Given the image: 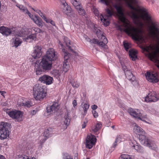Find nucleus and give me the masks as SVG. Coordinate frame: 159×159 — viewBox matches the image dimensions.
<instances>
[{
	"label": "nucleus",
	"instance_id": "6e6552de",
	"mask_svg": "<svg viewBox=\"0 0 159 159\" xmlns=\"http://www.w3.org/2000/svg\"><path fill=\"white\" fill-rule=\"evenodd\" d=\"M99 41L96 39H93L91 40L92 42L94 44H97L100 46L105 48H106V44L107 43L108 41L107 39L104 35L101 34V36H98Z\"/></svg>",
	"mask_w": 159,
	"mask_h": 159
},
{
	"label": "nucleus",
	"instance_id": "338daca9",
	"mask_svg": "<svg viewBox=\"0 0 159 159\" xmlns=\"http://www.w3.org/2000/svg\"><path fill=\"white\" fill-rule=\"evenodd\" d=\"M0 159H6V158L2 155H0Z\"/></svg>",
	"mask_w": 159,
	"mask_h": 159
},
{
	"label": "nucleus",
	"instance_id": "dca6fc26",
	"mask_svg": "<svg viewBox=\"0 0 159 159\" xmlns=\"http://www.w3.org/2000/svg\"><path fill=\"white\" fill-rule=\"evenodd\" d=\"M41 47L37 46L34 48V51L32 53V56L34 59L39 58L42 54Z\"/></svg>",
	"mask_w": 159,
	"mask_h": 159
},
{
	"label": "nucleus",
	"instance_id": "0eeeda50",
	"mask_svg": "<svg viewBox=\"0 0 159 159\" xmlns=\"http://www.w3.org/2000/svg\"><path fill=\"white\" fill-rule=\"evenodd\" d=\"M7 113L8 114L10 117L16 119L17 121H21L23 120L22 117L23 114L20 111L16 110L10 111L7 112Z\"/></svg>",
	"mask_w": 159,
	"mask_h": 159
},
{
	"label": "nucleus",
	"instance_id": "f8f14e48",
	"mask_svg": "<svg viewBox=\"0 0 159 159\" xmlns=\"http://www.w3.org/2000/svg\"><path fill=\"white\" fill-rule=\"evenodd\" d=\"M63 4L64 6L63 11L66 14L67 16H70L72 18V17L75 18L76 16V15L75 14L73 13V15H71L72 12H71V8L70 6H68L67 4L65 1H64L63 2Z\"/></svg>",
	"mask_w": 159,
	"mask_h": 159
},
{
	"label": "nucleus",
	"instance_id": "5701e85b",
	"mask_svg": "<svg viewBox=\"0 0 159 159\" xmlns=\"http://www.w3.org/2000/svg\"><path fill=\"white\" fill-rule=\"evenodd\" d=\"M125 73L127 78L129 80H131L133 77H135L129 70H127Z\"/></svg>",
	"mask_w": 159,
	"mask_h": 159
},
{
	"label": "nucleus",
	"instance_id": "c85d7f7f",
	"mask_svg": "<svg viewBox=\"0 0 159 159\" xmlns=\"http://www.w3.org/2000/svg\"><path fill=\"white\" fill-rule=\"evenodd\" d=\"M120 159H134V157L130 156L128 154H123L121 155Z\"/></svg>",
	"mask_w": 159,
	"mask_h": 159
},
{
	"label": "nucleus",
	"instance_id": "bb28decb",
	"mask_svg": "<svg viewBox=\"0 0 159 159\" xmlns=\"http://www.w3.org/2000/svg\"><path fill=\"white\" fill-rule=\"evenodd\" d=\"M78 11L80 15L84 16L85 15V11L84 8L81 6H78Z\"/></svg>",
	"mask_w": 159,
	"mask_h": 159
},
{
	"label": "nucleus",
	"instance_id": "39448f33",
	"mask_svg": "<svg viewBox=\"0 0 159 159\" xmlns=\"http://www.w3.org/2000/svg\"><path fill=\"white\" fill-rule=\"evenodd\" d=\"M11 128L10 123L1 122L0 124V139L7 138L9 134V129Z\"/></svg>",
	"mask_w": 159,
	"mask_h": 159
},
{
	"label": "nucleus",
	"instance_id": "4468645a",
	"mask_svg": "<svg viewBox=\"0 0 159 159\" xmlns=\"http://www.w3.org/2000/svg\"><path fill=\"white\" fill-rule=\"evenodd\" d=\"M159 99V98L154 92L149 94L145 98L147 102H156Z\"/></svg>",
	"mask_w": 159,
	"mask_h": 159
},
{
	"label": "nucleus",
	"instance_id": "3c124183",
	"mask_svg": "<svg viewBox=\"0 0 159 159\" xmlns=\"http://www.w3.org/2000/svg\"><path fill=\"white\" fill-rule=\"evenodd\" d=\"M16 35L20 37L23 36L24 35V34L23 33V31H20V32L18 31L17 32Z\"/></svg>",
	"mask_w": 159,
	"mask_h": 159
},
{
	"label": "nucleus",
	"instance_id": "412c9836",
	"mask_svg": "<svg viewBox=\"0 0 159 159\" xmlns=\"http://www.w3.org/2000/svg\"><path fill=\"white\" fill-rule=\"evenodd\" d=\"M137 52L134 49H130L129 51V56L133 61H134L137 58Z\"/></svg>",
	"mask_w": 159,
	"mask_h": 159
},
{
	"label": "nucleus",
	"instance_id": "473e14b6",
	"mask_svg": "<svg viewBox=\"0 0 159 159\" xmlns=\"http://www.w3.org/2000/svg\"><path fill=\"white\" fill-rule=\"evenodd\" d=\"M132 84L134 85V86L137 87L139 85V83L137 80L136 79L135 77H133L131 80H130Z\"/></svg>",
	"mask_w": 159,
	"mask_h": 159
},
{
	"label": "nucleus",
	"instance_id": "f257e3e1",
	"mask_svg": "<svg viewBox=\"0 0 159 159\" xmlns=\"http://www.w3.org/2000/svg\"><path fill=\"white\" fill-rule=\"evenodd\" d=\"M117 11V15L120 20L122 23L123 25L118 27V30L121 32H125L128 35H130L132 38L136 40L139 41L143 39V30L142 28L143 26V23L140 21V19L147 21L148 25L147 26V30L150 37L155 40L159 48V23L154 20L150 15L151 20H147L141 17L139 20L132 18L134 20L138 22L140 29L135 28L130 24L129 21L125 17L123 12L121 6L117 4L114 6ZM158 53L157 54L155 53L149 55L150 59L156 63V65L159 69V49H157Z\"/></svg>",
	"mask_w": 159,
	"mask_h": 159
},
{
	"label": "nucleus",
	"instance_id": "f3484780",
	"mask_svg": "<svg viewBox=\"0 0 159 159\" xmlns=\"http://www.w3.org/2000/svg\"><path fill=\"white\" fill-rule=\"evenodd\" d=\"M128 112L130 115L135 117H139V119H141L139 117L140 116V112L138 109H134L132 108H129L128 110Z\"/></svg>",
	"mask_w": 159,
	"mask_h": 159
},
{
	"label": "nucleus",
	"instance_id": "e433bc0d",
	"mask_svg": "<svg viewBox=\"0 0 159 159\" xmlns=\"http://www.w3.org/2000/svg\"><path fill=\"white\" fill-rule=\"evenodd\" d=\"M107 14V17H110L112 16L113 14V11L112 10H110L109 8H107L106 10Z\"/></svg>",
	"mask_w": 159,
	"mask_h": 159
},
{
	"label": "nucleus",
	"instance_id": "7c9ffc66",
	"mask_svg": "<svg viewBox=\"0 0 159 159\" xmlns=\"http://www.w3.org/2000/svg\"><path fill=\"white\" fill-rule=\"evenodd\" d=\"M19 105H20V106H24L27 107H30L33 105L31 102L28 101L21 103L20 104H19Z\"/></svg>",
	"mask_w": 159,
	"mask_h": 159
},
{
	"label": "nucleus",
	"instance_id": "6e6d98bb",
	"mask_svg": "<svg viewBox=\"0 0 159 159\" xmlns=\"http://www.w3.org/2000/svg\"><path fill=\"white\" fill-rule=\"evenodd\" d=\"M59 47L60 48H61L62 49V50H63V49H64L65 50V49L64 48H63V44L60 42H59Z\"/></svg>",
	"mask_w": 159,
	"mask_h": 159
},
{
	"label": "nucleus",
	"instance_id": "9d476101",
	"mask_svg": "<svg viewBox=\"0 0 159 159\" xmlns=\"http://www.w3.org/2000/svg\"><path fill=\"white\" fill-rule=\"evenodd\" d=\"M146 77L148 81L152 83H157L159 81L157 74L154 72L152 73L147 72Z\"/></svg>",
	"mask_w": 159,
	"mask_h": 159
},
{
	"label": "nucleus",
	"instance_id": "13d9d810",
	"mask_svg": "<svg viewBox=\"0 0 159 159\" xmlns=\"http://www.w3.org/2000/svg\"><path fill=\"white\" fill-rule=\"evenodd\" d=\"M6 93L5 91H0V94L4 98L5 97L4 95Z\"/></svg>",
	"mask_w": 159,
	"mask_h": 159
},
{
	"label": "nucleus",
	"instance_id": "ddd939ff",
	"mask_svg": "<svg viewBox=\"0 0 159 159\" xmlns=\"http://www.w3.org/2000/svg\"><path fill=\"white\" fill-rule=\"evenodd\" d=\"M53 80L52 77L46 75H44L39 78V80L41 83L45 84L47 85L51 84L52 83Z\"/></svg>",
	"mask_w": 159,
	"mask_h": 159
},
{
	"label": "nucleus",
	"instance_id": "09e8293b",
	"mask_svg": "<svg viewBox=\"0 0 159 159\" xmlns=\"http://www.w3.org/2000/svg\"><path fill=\"white\" fill-rule=\"evenodd\" d=\"M124 47L125 50L127 51H128V50L129 49V48L130 47L129 46V45L128 43H124Z\"/></svg>",
	"mask_w": 159,
	"mask_h": 159
},
{
	"label": "nucleus",
	"instance_id": "1a4fd4ad",
	"mask_svg": "<svg viewBox=\"0 0 159 159\" xmlns=\"http://www.w3.org/2000/svg\"><path fill=\"white\" fill-rule=\"evenodd\" d=\"M96 141L95 136L90 134L88 135L86 139V147L89 149L91 148L94 145Z\"/></svg>",
	"mask_w": 159,
	"mask_h": 159
},
{
	"label": "nucleus",
	"instance_id": "f704fd0d",
	"mask_svg": "<svg viewBox=\"0 0 159 159\" xmlns=\"http://www.w3.org/2000/svg\"><path fill=\"white\" fill-rule=\"evenodd\" d=\"M70 82L72 86L74 88H78L80 86V83H78L77 81H75L74 80H72L70 81Z\"/></svg>",
	"mask_w": 159,
	"mask_h": 159
},
{
	"label": "nucleus",
	"instance_id": "864d4df0",
	"mask_svg": "<svg viewBox=\"0 0 159 159\" xmlns=\"http://www.w3.org/2000/svg\"><path fill=\"white\" fill-rule=\"evenodd\" d=\"M22 11L25 13L26 14H27L29 12V11L25 7L23 9Z\"/></svg>",
	"mask_w": 159,
	"mask_h": 159
},
{
	"label": "nucleus",
	"instance_id": "4c0bfd02",
	"mask_svg": "<svg viewBox=\"0 0 159 159\" xmlns=\"http://www.w3.org/2000/svg\"><path fill=\"white\" fill-rule=\"evenodd\" d=\"M120 63L122 66V69L125 72V71H126L127 70H128L126 66L125 65V62L122 61H120Z\"/></svg>",
	"mask_w": 159,
	"mask_h": 159
},
{
	"label": "nucleus",
	"instance_id": "a19ab883",
	"mask_svg": "<svg viewBox=\"0 0 159 159\" xmlns=\"http://www.w3.org/2000/svg\"><path fill=\"white\" fill-rule=\"evenodd\" d=\"M95 31L98 37V36H101V34L103 35L102 32L101 31V30L99 29L96 28V29H95Z\"/></svg>",
	"mask_w": 159,
	"mask_h": 159
},
{
	"label": "nucleus",
	"instance_id": "423d86ee",
	"mask_svg": "<svg viewBox=\"0 0 159 159\" xmlns=\"http://www.w3.org/2000/svg\"><path fill=\"white\" fill-rule=\"evenodd\" d=\"M43 57H46L47 59L52 61L57 59L58 54L54 49L50 48L47 51L46 55Z\"/></svg>",
	"mask_w": 159,
	"mask_h": 159
},
{
	"label": "nucleus",
	"instance_id": "a18cd8bd",
	"mask_svg": "<svg viewBox=\"0 0 159 159\" xmlns=\"http://www.w3.org/2000/svg\"><path fill=\"white\" fill-rule=\"evenodd\" d=\"M88 123V120L85 118L83 123L82 124V128H84L86 126L87 124Z\"/></svg>",
	"mask_w": 159,
	"mask_h": 159
},
{
	"label": "nucleus",
	"instance_id": "49530a36",
	"mask_svg": "<svg viewBox=\"0 0 159 159\" xmlns=\"http://www.w3.org/2000/svg\"><path fill=\"white\" fill-rule=\"evenodd\" d=\"M100 1L102 3L107 6H109V2L108 0H100Z\"/></svg>",
	"mask_w": 159,
	"mask_h": 159
},
{
	"label": "nucleus",
	"instance_id": "8fccbe9b",
	"mask_svg": "<svg viewBox=\"0 0 159 159\" xmlns=\"http://www.w3.org/2000/svg\"><path fill=\"white\" fill-rule=\"evenodd\" d=\"M63 159H73L71 157L68 155H64L63 157Z\"/></svg>",
	"mask_w": 159,
	"mask_h": 159
},
{
	"label": "nucleus",
	"instance_id": "e2e57ef3",
	"mask_svg": "<svg viewBox=\"0 0 159 159\" xmlns=\"http://www.w3.org/2000/svg\"><path fill=\"white\" fill-rule=\"evenodd\" d=\"M36 113V111L35 110H33L32 111H31V113L33 115H35Z\"/></svg>",
	"mask_w": 159,
	"mask_h": 159
},
{
	"label": "nucleus",
	"instance_id": "7ed1b4c3",
	"mask_svg": "<svg viewBox=\"0 0 159 159\" xmlns=\"http://www.w3.org/2000/svg\"><path fill=\"white\" fill-rule=\"evenodd\" d=\"M43 57L42 61L39 64L37 62L35 65V70L37 75L41 74L44 70H49L52 68V61Z\"/></svg>",
	"mask_w": 159,
	"mask_h": 159
},
{
	"label": "nucleus",
	"instance_id": "c9c22d12",
	"mask_svg": "<svg viewBox=\"0 0 159 159\" xmlns=\"http://www.w3.org/2000/svg\"><path fill=\"white\" fill-rule=\"evenodd\" d=\"M71 2L73 5L76 7V9L79 8V7H78V6H81L79 4V2L78 1V0H71Z\"/></svg>",
	"mask_w": 159,
	"mask_h": 159
},
{
	"label": "nucleus",
	"instance_id": "79ce46f5",
	"mask_svg": "<svg viewBox=\"0 0 159 159\" xmlns=\"http://www.w3.org/2000/svg\"><path fill=\"white\" fill-rule=\"evenodd\" d=\"M89 105L87 103L84 104L83 105V106H82L83 107L84 111H87V110L89 108Z\"/></svg>",
	"mask_w": 159,
	"mask_h": 159
},
{
	"label": "nucleus",
	"instance_id": "a878e982",
	"mask_svg": "<svg viewBox=\"0 0 159 159\" xmlns=\"http://www.w3.org/2000/svg\"><path fill=\"white\" fill-rule=\"evenodd\" d=\"M36 34H33L27 36L24 39L25 40L28 42V40L29 39L33 40L34 39H35L36 37Z\"/></svg>",
	"mask_w": 159,
	"mask_h": 159
},
{
	"label": "nucleus",
	"instance_id": "774afa93",
	"mask_svg": "<svg viewBox=\"0 0 159 159\" xmlns=\"http://www.w3.org/2000/svg\"><path fill=\"white\" fill-rule=\"evenodd\" d=\"M30 18L33 20V19H35V18L34 17V16L33 15H32L31 16H30Z\"/></svg>",
	"mask_w": 159,
	"mask_h": 159
},
{
	"label": "nucleus",
	"instance_id": "2eb2a0df",
	"mask_svg": "<svg viewBox=\"0 0 159 159\" xmlns=\"http://www.w3.org/2000/svg\"><path fill=\"white\" fill-rule=\"evenodd\" d=\"M59 109V105L57 102H55L53 104L47 107V111L49 114H52L55 113Z\"/></svg>",
	"mask_w": 159,
	"mask_h": 159
},
{
	"label": "nucleus",
	"instance_id": "ea45409f",
	"mask_svg": "<svg viewBox=\"0 0 159 159\" xmlns=\"http://www.w3.org/2000/svg\"><path fill=\"white\" fill-rule=\"evenodd\" d=\"M123 140L121 138V137L119 136L117 137L116 139V140L115 142L114 143V147H115L116 145V143L118 142H120L121 141H122Z\"/></svg>",
	"mask_w": 159,
	"mask_h": 159
},
{
	"label": "nucleus",
	"instance_id": "680f3d73",
	"mask_svg": "<svg viewBox=\"0 0 159 159\" xmlns=\"http://www.w3.org/2000/svg\"><path fill=\"white\" fill-rule=\"evenodd\" d=\"M50 23H51L52 25L55 26V22L52 20H51Z\"/></svg>",
	"mask_w": 159,
	"mask_h": 159
},
{
	"label": "nucleus",
	"instance_id": "2f4dec72",
	"mask_svg": "<svg viewBox=\"0 0 159 159\" xmlns=\"http://www.w3.org/2000/svg\"><path fill=\"white\" fill-rule=\"evenodd\" d=\"M61 72L58 70H53L52 74L56 78H58L61 75Z\"/></svg>",
	"mask_w": 159,
	"mask_h": 159
},
{
	"label": "nucleus",
	"instance_id": "9b49d317",
	"mask_svg": "<svg viewBox=\"0 0 159 159\" xmlns=\"http://www.w3.org/2000/svg\"><path fill=\"white\" fill-rule=\"evenodd\" d=\"M62 51L64 52V59L63 67V70L66 72L69 68V66L67 60L69 58L70 54L67 52L64 49H63Z\"/></svg>",
	"mask_w": 159,
	"mask_h": 159
},
{
	"label": "nucleus",
	"instance_id": "de8ad7c7",
	"mask_svg": "<svg viewBox=\"0 0 159 159\" xmlns=\"http://www.w3.org/2000/svg\"><path fill=\"white\" fill-rule=\"evenodd\" d=\"M24 146L26 149H29L31 148V145L29 143H27L25 145H24Z\"/></svg>",
	"mask_w": 159,
	"mask_h": 159
},
{
	"label": "nucleus",
	"instance_id": "72a5a7b5",
	"mask_svg": "<svg viewBox=\"0 0 159 159\" xmlns=\"http://www.w3.org/2000/svg\"><path fill=\"white\" fill-rule=\"evenodd\" d=\"M154 46L152 45H150L148 46H147L145 50L149 52H154Z\"/></svg>",
	"mask_w": 159,
	"mask_h": 159
},
{
	"label": "nucleus",
	"instance_id": "37998d69",
	"mask_svg": "<svg viewBox=\"0 0 159 159\" xmlns=\"http://www.w3.org/2000/svg\"><path fill=\"white\" fill-rule=\"evenodd\" d=\"M34 11L37 13L42 18L44 16L43 13L40 10L37 9V10H34Z\"/></svg>",
	"mask_w": 159,
	"mask_h": 159
},
{
	"label": "nucleus",
	"instance_id": "b1692460",
	"mask_svg": "<svg viewBox=\"0 0 159 159\" xmlns=\"http://www.w3.org/2000/svg\"><path fill=\"white\" fill-rule=\"evenodd\" d=\"M64 40L66 43V45L68 47L69 49L72 52H73L75 53V55H76L77 53L76 52L73 51V49L71 48V47L69 46V45L70 44V41L68 38L66 37H65L64 38Z\"/></svg>",
	"mask_w": 159,
	"mask_h": 159
},
{
	"label": "nucleus",
	"instance_id": "20e7f679",
	"mask_svg": "<svg viewBox=\"0 0 159 159\" xmlns=\"http://www.w3.org/2000/svg\"><path fill=\"white\" fill-rule=\"evenodd\" d=\"M45 87L39 84H36L33 88V95L36 100H41L45 96Z\"/></svg>",
	"mask_w": 159,
	"mask_h": 159
},
{
	"label": "nucleus",
	"instance_id": "f03ea898",
	"mask_svg": "<svg viewBox=\"0 0 159 159\" xmlns=\"http://www.w3.org/2000/svg\"><path fill=\"white\" fill-rule=\"evenodd\" d=\"M133 131L136 134L139 133L141 134L139 135V138L140 142L142 144L148 147L150 149L156 151H157L158 149L155 142L142 134H143V129L136 124H134Z\"/></svg>",
	"mask_w": 159,
	"mask_h": 159
},
{
	"label": "nucleus",
	"instance_id": "c756f323",
	"mask_svg": "<svg viewBox=\"0 0 159 159\" xmlns=\"http://www.w3.org/2000/svg\"><path fill=\"white\" fill-rule=\"evenodd\" d=\"M101 127V125L98 123L96 124L95 126L92 127V129L93 132H96L100 129Z\"/></svg>",
	"mask_w": 159,
	"mask_h": 159
},
{
	"label": "nucleus",
	"instance_id": "bf43d9fd",
	"mask_svg": "<svg viewBox=\"0 0 159 159\" xmlns=\"http://www.w3.org/2000/svg\"><path fill=\"white\" fill-rule=\"evenodd\" d=\"M98 107L96 105H94L92 106V108L93 110H95L97 109Z\"/></svg>",
	"mask_w": 159,
	"mask_h": 159
},
{
	"label": "nucleus",
	"instance_id": "5fc2aeb1",
	"mask_svg": "<svg viewBox=\"0 0 159 159\" xmlns=\"http://www.w3.org/2000/svg\"><path fill=\"white\" fill-rule=\"evenodd\" d=\"M92 112L93 114V116L94 117L96 118L98 116V113L96 111H92Z\"/></svg>",
	"mask_w": 159,
	"mask_h": 159
},
{
	"label": "nucleus",
	"instance_id": "4d7b16f0",
	"mask_svg": "<svg viewBox=\"0 0 159 159\" xmlns=\"http://www.w3.org/2000/svg\"><path fill=\"white\" fill-rule=\"evenodd\" d=\"M72 104L74 107H75L77 105L76 101L74 100L72 102Z\"/></svg>",
	"mask_w": 159,
	"mask_h": 159
},
{
	"label": "nucleus",
	"instance_id": "393cba45",
	"mask_svg": "<svg viewBox=\"0 0 159 159\" xmlns=\"http://www.w3.org/2000/svg\"><path fill=\"white\" fill-rule=\"evenodd\" d=\"M132 147L138 152H143V147L139 145H133Z\"/></svg>",
	"mask_w": 159,
	"mask_h": 159
},
{
	"label": "nucleus",
	"instance_id": "6ab92c4d",
	"mask_svg": "<svg viewBox=\"0 0 159 159\" xmlns=\"http://www.w3.org/2000/svg\"><path fill=\"white\" fill-rule=\"evenodd\" d=\"M51 129H48L45 130L43 134L44 138L43 140H40L41 143H43L47 139L51 136L52 133Z\"/></svg>",
	"mask_w": 159,
	"mask_h": 159
},
{
	"label": "nucleus",
	"instance_id": "4be33fe9",
	"mask_svg": "<svg viewBox=\"0 0 159 159\" xmlns=\"http://www.w3.org/2000/svg\"><path fill=\"white\" fill-rule=\"evenodd\" d=\"M35 19H33V21L39 27H42L43 26L42 20L37 16L35 15Z\"/></svg>",
	"mask_w": 159,
	"mask_h": 159
},
{
	"label": "nucleus",
	"instance_id": "69168bd1",
	"mask_svg": "<svg viewBox=\"0 0 159 159\" xmlns=\"http://www.w3.org/2000/svg\"><path fill=\"white\" fill-rule=\"evenodd\" d=\"M87 112V111H84V113L82 114V115L83 116V117H84V116L86 115Z\"/></svg>",
	"mask_w": 159,
	"mask_h": 159
},
{
	"label": "nucleus",
	"instance_id": "603ef678",
	"mask_svg": "<svg viewBox=\"0 0 159 159\" xmlns=\"http://www.w3.org/2000/svg\"><path fill=\"white\" fill-rule=\"evenodd\" d=\"M47 23H50L51 19H47L45 16H43L42 18Z\"/></svg>",
	"mask_w": 159,
	"mask_h": 159
},
{
	"label": "nucleus",
	"instance_id": "aec40b11",
	"mask_svg": "<svg viewBox=\"0 0 159 159\" xmlns=\"http://www.w3.org/2000/svg\"><path fill=\"white\" fill-rule=\"evenodd\" d=\"M12 44L13 46H14L16 48H17L22 42V40L19 38L16 37L12 39L11 40Z\"/></svg>",
	"mask_w": 159,
	"mask_h": 159
},
{
	"label": "nucleus",
	"instance_id": "a211bd4d",
	"mask_svg": "<svg viewBox=\"0 0 159 159\" xmlns=\"http://www.w3.org/2000/svg\"><path fill=\"white\" fill-rule=\"evenodd\" d=\"M0 33L3 35L7 36L12 33V31L11 29L2 26L0 27Z\"/></svg>",
	"mask_w": 159,
	"mask_h": 159
},
{
	"label": "nucleus",
	"instance_id": "052dcab7",
	"mask_svg": "<svg viewBox=\"0 0 159 159\" xmlns=\"http://www.w3.org/2000/svg\"><path fill=\"white\" fill-rule=\"evenodd\" d=\"M17 7H18L20 8V9L21 10H22L25 7L22 5H19L18 6H17Z\"/></svg>",
	"mask_w": 159,
	"mask_h": 159
},
{
	"label": "nucleus",
	"instance_id": "0e129e2a",
	"mask_svg": "<svg viewBox=\"0 0 159 159\" xmlns=\"http://www.w3.org/2000/svg\"><path fill=\"white\" fill-rule=\"evenodd\" d=\"M103 19V20H104V21H106V19L105 18H104V16L102 15V16L101 17V20L102 21Z\"/></svg>",
	"mask_w": 159,
	"mask_h": 159
},
{
	"label": "nucleus",
	"instance_id": "58836bf2",
	"mask_svg": "<svg viewBox=\"0 0 159 159\" xmlns=\"http://www.w3.org/2000/svg\"><path fill=\"white\" fill-rule=\"evenodd\" d=\"M16 159H29L28 156L25 155H19Z\"/></svg>",
	"mask_w": 159,
	"mask_h": 159
},
{
	"label": "nucleus",
	"instance_id": "cd10ccee",
	"mask_svg": "<svg viewBox=\"0 0 159 159\" xmlns=\"http://www.w3.org/2000/svg\"><path fill=\"white\" fill-rule=\"evenodd\" d=\"M69 113H68L64 116L65 120L64 121V123L67 126L69 125L70 121V119L69 118Z\"/></svg>",
	"mask_w": 159,
	"mask_h": 159
},
{
	"label": "nucleus",
	"instance_id": "c03bdc74",
	"mask_svg": "<svg viewBox=\"0 0 159 159\" xmlns=\"http://www.w3.org/2000/svg\"><path fill=\"white\" fill-rule=\"evenodd\" d=\"M32 29L36 33H40L42 32V30L38 28L33 27Z\"/></svg>",
	"mask_w": 159,
	"mask_h": 159
}]
</instances>
